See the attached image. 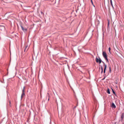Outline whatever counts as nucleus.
Listing matches in <instances>:
<instances>
[{"label":"nucleus","instance_id":"obj_1","mask_svg":"<svg viewBox=\"0 0 124 124\" xmlns=\"http://www.w3.org/2000/svg\"><path fill=\"white\" fill-rule=\"evenodd\" d=\"M102 55L106 60V62H108L109 61L107 58V55L106 53L104 51L102 53Z\"/></svg>","mask_w":124,"mask_h":124},{"label":"nucleus","instance_id":"obj_2","mask_svg":"<svg viewBox=\"0 0 124 124\" xmlns=\"http://www.w3.org/2000/svg\"><path fill=\"white\" fill-rule=\"evenodd\" d=\"M25 87V86H24L23 87V90H22V94H21V99H22L23 98V97H24L25 96V95L24 93Z\"/></svg>","mask_w":124,"mask_h":124},{"label":"nucleus","instance_id":"obj_3","mask_svg":"<svg viewBox=\"0 0 124 124\" xmlns=\"http://www.w3.org/2000/svg\"><path fill=\"white\" fill-rule=\"evenodd\" d=\"M98 57L99 59H98L97 57H96V61L97 62L99 63V64H100L102 62V61L99 57Z\"/></svg>","mask_w":124,"mask_h":124},{"label":"nucleus","instance_id":"obj_4","mask_svg":"<svg viewBox=\"0 0 124 124\" xmlns=\"http://www.w3.org/2000/svg\"><path fill=\"white\" fill-rule=\"evenodd\" d=\"M21 27L22 29L24 32H26L27 29L26 28H24L23 27L22 25L21 26Z\"/></svg>","mask_w":124,"mask_h":124},{"label":"nucleus","instance_id":"obj_5","mask_svg":"<svg viewBox=\"0 0 124 124\" xmlns=\"http://www.w3.org/2000/svg\"><path fill=\"white\" fill-rule=\"evenodd\" d=\"M111 107L112 108H116V106L113 103H112V105L111 106Z\"/></svg>","mask_w":124,"mask_h":124},{"label":"nucleus","instance_id":"obj_6","mask_svg":"<svg viewBox=\"0 0 124 124\" xmlns=\"http://www.w3.org/2000/svg\"><path fill=\"white\" fill-rule=\"evenodd\" d=\"M96 26H98L100 24V22L98 20H96Z\"/></svg>","mask_w":124,"mask_h":124},{"label":"nucleus","instance_id":"obj_7","mask_svg":"<svg viewBox=\"0 0 124 124\" xmlns=\"http://www.w3.org/2000/svg\"><path fill=\"white\" fill-rule=\"evenodd\" d=\"M104 70L103 72L104 73H105V71L107 68V65L105 64H104Z\"/></svg>","mask_w":124,"mask_h":124},{"label":"nucleus","instance_id":"obj_8","mask_svg":"<svg viewBox=\"0 0 124 124\" xmlns=\"http://www.w3.org/2000/svg\"><path fill=\"white\" fill-rule=\"evenodd\" d=\"M124 117V113H123L122 114L121 116V118L122 119L121 120L122 121Z\"/></svg>","mask_w":124,"mask_h":124},{"label":"nucleus","instance_id":"obj_9","mask_svg":"<svg viewBox=\"0 0 124 124\" xmlns=\"http://www.w3.org/2000/svg\"><path fill=\"white\" fill-rule=\"evenodd\" d=\"M28 46H26L25 47H24V51L25 52V51H27L28 50V49H26L27 48V47Z\"/></svg>","mask_w":124,"mask_h":124},{"label":"nucleus","instance_id":"obj_10","mask_svg":"<svg viewBox=\"0 0 124 124\" xmlns=\"http://www.w3.org/2000/svg\"><path fill=\"white\" fill-rule=\"evenodd\" d=\"M109 67V70L108 71V72H109V73H111V67H110V66Z\"/></svg>","mask_w":124,"mask_h":124},{"label":"nucleus","instance_id":"obj_11","mask_svg":"<svg viewBox=\"0 0 124 124\" xmlns=\"http://www.w3.org/2000/svg\"><path fill=\"white\" fill-rule=\"evenodd\" d=\"M107 93L109 94L110 93V90L109 89H108L107 90Z\"/></svg>","mask_w":124,"mask_h":124},{"label":"nucleus","instance_id":"obj_12","mask_svg":"<svg viewBox=\"0 0 124 124\" xmlns=\"http://www.w3.org/2000/svg\"><path fill=\"white\" fill-rule=\"evenodd\" d=\"M112 91L113 93L114 94H116L115 92L114 91V90L113 89H112Z\"/></svg>","mask_w":124,"mask_h":124},{"label":"nucleus","instance_id":"obj_13","mask_svg":"<svg viewBox=\"0 0 124 124\" xmlns=\"http://www.w3.org/2000/svg\"><path fill=\"white\" fill-rule=\"evenodd\" d=\"M110 2V4H111L112 6V7H113V4H112V2Z\"/></svg>","mask_w":124,"mask_h":124},{"label":"nucleus","instance_id":"obj_14","mask_svg":"<svg viewBox=\"0 0 124 124\" xmlns=\"http://www.w3.org/2000/svg\"><path fill=\"white\" fill-rule=\"evenodd\" d=\"M111 50V49H110V47H109V48H108V50H109V53H110V50Z\"/></svg>","mask_w":124,"mask_h":124},{"label":"nucleus","instance_id":"obj_15","mask_svg":"<svg viewBox=\"0 0 124 124\" xmlns=\"http://www.w3.org/2000/svg\"><path fill=\"white\" fill-rule=\"evenodd\" d=\"M101 70H103V68H102V66H101Z\"/></svg>","mask_w":124,"mask_h":124},{"label":"nucleus","instance_id":"obj_16","mask_svg":"<svg viewBox=\"0 0 124 124\" xmlns=\"http://www.w3.org/2000/svg\"><path fill=\"white\" fill-rule=\"evenodd\" d=\"M109 21H108V26H109Z\"/></svg>","mask_w":124,"mask_h":124},{"label":"nucleus","instance_id":"obj_17","mask_svg":"<svg viewBox=\"0 0 124 124\" xmlns=\"http://www.w3.org/2000/svg\"><path fill=\"white\" fill-rule=\"evenodd\" d=\"M91 0V3H92V4H93V1H92V0Z\"/></svg>","mask_w":124,"mask_h":124},{"label":"nucleus","instance_id":"obj_18","mask_svg":"<svg viewBox=\"0 0 124 124\" xmlns=\"http://www.w3.org/2000/svg\"><path fill=\"white\" fill-rule=\"evenodd\" d=\"M105 76L104 78L102 79V80H104L105 79Z\"/></svg>","mask_w":124,"mask_h":124},{"label":"nucleus","instance_id":"obj_19","mask_svg":"<svg viewBox=\"0 0 124 124\" xmlns=\"http://www.w3.org/2000/svg\"><path fill=\"white\" fill-rule=\"evenodd\" d=\"M102 62L103 64H104H104H105V63H104V62H103V61H102Z\"/></svg>","mask_w":124,"mask_h":124},{"label":"nucleus","instance_id":"obj_20","mask_svg":"<svg viewBox=\"0 0 124 124\" xmlns=\"http://www.w3.org/2000/svg\"><path fill=\"white\" fill-rule=\"evenodd\" d=\"M103 70H101V73L102 74L103 73Z\"/></svg>","mask_w":124,"mask_h":124},{"label":"nucleus","instance_id":"obj_21","mask_svg":"<svg viewBox=\"0 0 124 124\" xmlns=\"http://www.w3.org/2000/svg\"><path fill=\"white\" fill-rule=\"evenodd\" d=\"M41 14H43V12H41Z\"/></svg>","mask_w":124,"mask_h":124},{"label":"nucleus","instance_id":"obj_22","mask_svg":"<svg viewBox=\"0 0 124 124\" xmlns=\"http://www.w3.org/2000/svg\"><path fill=\"white\" fill-rule=\"evenodd\" d=\"M112 2V0H110V2Z\"/></svg>","mask_w":124,"mask_h":124},{"label":"nucleus","instance_id":"obj_23","mask_svg":"<svg viewBox=\"0 0 124 124\" xmlns=\"http://www.w3.org/2000/svg\"><path fill=\"white\" fill-rule=\"evenodd\" d=\"M49 99H48V101H49Z\"/></svg>","mask_w":124,"mask_h":124},{"label":"nucleus","instance_id":"obj_24","mask_svg":"<svg viewBox=\"0 0 124 124\" xmlns=\"http://www.w3.org/2000/svg\"><path fill=\"white\" fill-rule=\"evenodd\" d=\"M123 124H124V123H123Z\"/></svg>","mask_w":124,"mask_h":124}]
</instances>
